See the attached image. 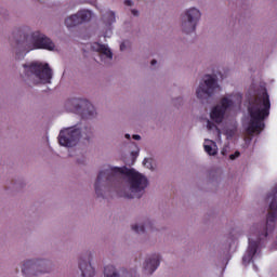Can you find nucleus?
I'll use <instances>...</instances> for the list:
<instances>
[{"mask_svg":"<svg viewBox=\"0 0 277 277\" xmlns=\"http://www.w3.org/2000/svg\"><path fill=\"white\" fill-rule=\"evenodd\" d=\"M122 175L127 176L131 193L124 194V198H142V196H144V190L148 187V179L142 175V173L135 171V169L110 166H107L104 170L100 171L97 175L95 181L96 196H103V193L101 192L103 187H109V185L118 183Z\"/></svg>","mask_w":277,"mask_h":277,"instance_id":"f257e3e1","label":"nucleus"},{"mask_svg":"<svg viewBox=\"0 0 277 277\" xmlns=\"http://www.w3.org/2000/svg\"><path fill=\"white\" fill-rule=\"evenodd\" d=\"M269 109H272V103L269 102V94L264 91L262 95L255 96L250 100L248 111L250 116L249 127L247 128L249 135L254 133H261L265 129V118L269 117Z\"/></svg>","mask_w":277,"mask_h":277,"instance_id":"f03ea898","label":"nucleus"},{"mask_svg":"<svg viewBox=\"0 0 277 277\" xmlns=\"http://www.w3.org/2000/svg\"><path fill=\"white\" fill-rule=\"evenodd\" d=\"M276 220H277V201H276V195H274L269 203L268 214L266 216V227L263 230L255 232V235L258 237L256 240H254L252 236L249 237V248H248L249 259H254L259 250V246H261L262 239L267 238V235H269V233H273V230L276 228Z\"/></svg>","mask_w":277,"mask_h":277,"instance_id":"7ed1b4c3","label":"nucleus"},{"mask_svg":"<svg viewBox=\"0 0 277 277\" xmlns=\"http://www.w3.org/2000/svg\"><path fill=\"white\" fill-rule=\"evenodd\" d=\"M17 44H23L25 49L34 51L36 49H44L45 51H53L55 43L40 31L31 32L30 35H23V40L17 41Z\"/></svg>","mask_w":277,"mask_h":277,"instance_id":"20e7f679","label":"nucleus"},{"mask_svg":"<svg viewBox=\"0 0 277 277\" xmlns=\"http://www.w3.org/2000/svg\"><path fill=\"white\" fill-rule=\"evenodd\" d=\"M23 67L25 68L26 75L30 72V75H35L43 83H51V79H53V70L49 66V63L34 62L28 65L24 64Z\"/></svg>","mask_w":277,"mask_h":277,"instance_id":"39448f33","label":"nucleus"},{"mask_svg":"<svg viewBox=\"0 0 277 277\" xmlns=\"http://www.w3.org/2000/svg\"><path fill=\"white\" fill-rule=\"evenodd\" d=\"M81 140V129L79 128H67L62 130L58 135V143L61 146L72 148L77 145V142Z\"/></svg>","mask_w":277,"mask_h":277,"instance_id":"423d86ee","label":"nucleus"},{"mask_svg":"<svg viewBox=\"0 0 277 277\" xmlns=\"http://www.w3.org/2000/svg\"><path fill=\"white\" fill-rule=\"evenodd\" d=\"M47 261L44 260H28L23 264L22 274L25 277L38 276V274H47Z\"/></svg>","mask_w":277,"mask_h":277,"instance_id":"0eeeda50","label":"nucleus"},{"mask_svg":"<svg viewBox=\"0 0 277 277\" xmlns=\"http://www.w3.org/2000/svg\"><path fill=\"white\" fill-rule=\"evenodd\" d=\"M70 104L75 105L72 111H78V114H81V117L84 119L94 118V116H96L94 105H92L88 100H71L67 105Z\"/></svg>","mask_w":277,"mask_h":277,"instance_id":"6e6552de","label":"nucleus"},{"mask_svg":"<svg viewBox=\"0 0 277 277\" xmlns=\"http://www.w3.org/2000/svg\"><path fill=\"white\" fill-rule=\"evenodd\" d=\"M208 79L205 80L203 83H200L196 94L197 98H205V96H213L215 90H220V85H217V80L211 76H207Z\"/></svg>","mask_w":277,"mask_h":277,"instance_id":"1a4fd4ad","label":"nucleus"},{"mask_svg":"<svg viewBox=\"0 0 277 277\" xmlns=\"http://www.w3.org/2000/svg\"><path fill=\"white\" fill-rule=\"evenodd\" d=\"M186 16L188 18L187 22H183L182 29L184 34H194L196 31V26L200 21L201 13L198 9L193 8L186 12Z\"/></svg>","mask_w":277,"mask_h":277,"instance_id":"9d476101","label":"nucleus"},{"mask_svg":"<svg viewBox=\"0 0 277 277\" xmlns=\"http://www.w3.org/2000/svg\"><path fill=\"white\" fill-rule=\"evenodd\" d=\"M229 107H233V100H229L228 97H223L221 100V105L215 106L210 113L211 120L216 122V124H220L222 120H224L226 109H228Z\"/></svg>","mask_w":277,"mask_h":277,"instance_id":"9b49d317","label":"nucleus"},{"mask_svg":"<svg viewBox=\"0 0 277 277\" xmlns=\"http://www.w3.org/2000/svg\"><path fill=\"white\" fill-rule=\"evenodd\" d=\"M92 18V12L90 11H79L65 19L66 27H77L81 23H88Z\"/></svg>","mask_w":277,"mask_h":277,"instance_id":"f8f14e48","label":"nucleus"},{"mask_svg":"<svg viewBox=\"0 0 277 277\" xmlns=\"http://www.w3.org/2000/svg\"><path fill=\"white\" fill-rule=\"evenodd\" d=\"M92 261V255L88 254L85 258H81L79 261V269L81 271L82 277H93L94 276V267L90 263Z\"/></svg>","mask_w":277,"mask_h":277,"instance_id":"ddd939ff","label":"nucleus"},{"mask_svg":"<svg viewBox=\"0 0 277 277\" xmlns=\"http://www.w3.org/2000/svg\"><path fill=\"white\" fill-rule=\"evenodd\" d=\"M161 263V256L159 254H154L146 260L144 269L147 274H153Z\"/></svg>","mask_w":277,"mask_h":277,"instance_id":"4468645a","label":"nucleus"},{"mask_svg":"<svg viewBox=\"0 0 277 277\" xmlns=\"http://www.w3.org/2000/svg\"><path fill=\"white\" fill-rule=\"evenodd\" d=\"M94 49L95 51H97V53H101V55H105V57H108V60H111L114 57L111 50H109V48H107V45L105 44L95 43Z\"/></svg>","mask_w":277,"mask_h":277,"instance_id":"2eb2a0df","label":"nucleus"},{"mask_svg":"<svg viewBox=\"0 0 277 277\" xmlns=\"http://www.w3.org/2000/svg\"><path fill=\"white\" fill-rule=\"evenodd\" d=\"M102 18L105 25H114V23H116V13L113 11H107L105 14H103Z\"/></svg>","mask_w":277,"mask_h":277,"instance_id":"dca6fc26","label":"nucleus"},{"mask_svg":"<svg viewBox=\"0 0 277 277\" xmlns=\"http://www.w3.org/2000/svg\"><path fill=\"white\" fill-rule=\"evenodd\" d=\"M206 142H210V144H212V145L205 144V145H203L205 150H206L210 156H212V157H214V155H217V145H215V142L209 141V140H206Z\"/></svg>","mask_w":277,"mask_h":277,"instance_id":"f3484780","label":"nucleus"},{"mask_svg":"<svg viewBox=\"0 0 277 277\" xmlns=\"http://www.w3.org/2000/svg\"><path fill=\"white\" fill-rule=\"evenodd\" d=\"M104 276L105 277H120V275H118V272H116V267L114 265L105 266Z\"/></svg>","mask_w":277,"mask_h":277,"instance_id":"a211bd4d","label":"nucleus"},{"mask_svg":"<svg viewBox=\"0 0 277 277\" xmlns=\"http://www.w3.org/2000/svg\"><path fill=\"white\" fill-rule=\"evenodd\" d=\"M146 228H153V223L147 222L145 223V225H132V230H134V233H137L138 235L142 233H145Z\"/></svg>","mask_w":277,"mask_h":277,"instance_id":"6ab92c4d","label":"nucleus"},{"mask_svg":"<svg viewBox=\"0 0 277 277\" xmlns=\"http://www.w3.org/2000/svg\"><path fill=\"white\" fill-rule=\"evenodd\" d=\"M241 154L239 151H235L234 154L229 155V159L235 160L237 157H239Z\"/></svg>","mask_w":277,"mask_h":277,"instance_id":"aec40b11","label":"nucleus"},{"mask_svg":"<svg viewBox=\"0 0 277 277\" xmlns=\"http://www.w3.org/2000/svg\"><path fill=\"white\" fill-rule=\"evenodd\" d=\"M124 5L131 6V5H133V1H131V0H126V1H124Z\"/></svg>","mask_w":277,"mask_h":277,"instance_id":"412c9836","label":"nucleus"},{"mask_svg":"<svg viewBox=\"0 0 277 277\" xmlns=\"http://www.w3.org/2000/svg\"><path fill=\"white\" fill-rule=\"evenodd\" d=\"M207 127L209 130L213 129L214 124L211 121H208Z\"/></svg>","mask_w":277,"mask_h":277,"instance_id":"4be33fe9","label":"nucleus"},{"mask_svg":"<svg viewBox=\"0 0 277 277\" xmlns=\"http://www.w3.org/2000/svg\"><path fill=\"white\" fill-rule=\"evenodd\" d=\"M133 140H142V136H140V134H134L132 135Z\"/></svg>","mask_w":277,"mask_h":277,"instance_id":"5701e85b","label":"nucleus"},{"mask_svg":"<svg viewBox=\"0 0 277 277\" xmlns=\"http://www.w3.org/2000/svg\"><path fill=\"white\" fill-rule=\"evenodd\" d=\"M132 14H133V16H138L137 10H132Z\"/></svg>","mask_w":277,"mask_h":277,"instance_id":"b1692460","label":"nucleus"},{"mask_svg":"<svg viewBox=\"0 0 277 277\" xmlns=\"http://www.w3.org/2000/svg\"><path fill=\"white\" fill-rule=\"evenodd\" d=\"M87 133H92V128H84Z\"/></svg>","mask_w":277,"mask_h":277,"instance_id":"393cba45","label":"nucleus"},{"mask_svg":"<svg viewBox=\"0 0 277 277\" xmlns=\"http://www.w3.org/2000/svg\"><path fill=\"white\" fill-rule=\"evenodd\" d=\"M123 49H126V45H124V43H121L120 44V51H122Z\"/></svg>","mask_w":277,"mask_h":277,"instance_id":"a878e982","label":"nucleus"},{"mask_svg":"<svg viewBox=\"0 0 277 277\" xmlns=\"http://www.w3.org/2000/svg\"><path fill=\"white\" fill-rule=\"evenodd\" d=\"M150 64H151V66H155V64H157V60H153V61L150 62Z\"/></svg>","mask_w":277,"mask_h":277,"instance_id":"bb28decb","label":"nucleus"},{"mask_svg":"<svg viewBox=\"0 0 277 277\" xmlns=\"http://www.w3.org/2000/svg\"><path fill=\"white\" fill-rule=\"evenodd\" d=\"M127 140H131V134H126Z\"/></svg>","mask_w":277,"mask_h":277,"instance_id":"cd10ccee","label":"nucleus"},{"mask_svg":"<svg viewBox=\"0 0 277 277\" xmlns=\"http://www.w3.org/2000/svg\"><path fill=\"white\" fill-rule=\"evenodd\" d=\"M146 161H148V159H144L143 163H146Z\"/></svg>","mask_w":277,"mask_h":277,"instance_id":"c85d7f7f","label":"nucleus"}]
</instances>
